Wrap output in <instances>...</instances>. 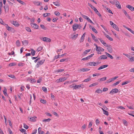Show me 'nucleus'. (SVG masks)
Instances as JSON below:
<instances>
[{"mask_svg": "<svg viewBox=\"0 0 134 134\" xmlns=\"http://www.w3.org/2000/svg\"><path fill=\"white\" fill-rule=\"evenodd\" d=\"M6 28L8 30L14 33L15 32V30L13 28L9 26L8 25H7Z\"/></svg>", "mask_w": 134, "mask_h": 134, "instance_id": "nucleus-1", "label": "nucleus"}, {"mask_svg": "<svg viewBox=\"0 0 134 134\" xmlns=\"http://www.w3.org/2000/svg\"><path fill=\"white\" fill-rule=\"evenodd\" d=\"M88 65L90 66H97L98 64V62H90L88 63Z\"/></svg>", "mask_w": 134, "mask_h": 134, "instance_id": "nucleus-2", "label": "nucleus"}, {"mask_svg": "<svg viewBox=\"0 0 134 134\" xmlns=\"http://www.w3.org/2000/svg\"><path fill=\"white\" fill-rule=\"evenodd\" d=\"M96 51L98 52V54H99V52H103L104 51V49L98 46L97 48H96Z\"/></svg>", "mask_w": 134, "mask_h": 134, "instance_id": "nucleus-3", "label": "nucleus"}, {"mask_svg": "<svg viewBox=\"0 0 134 134\" xmlns=\"http://www.w3.org/2000/svg\"><path fill=\"white\" fill-rule=\"evenodd\" d=\"M118 90L116 88H114L112 89L110 92V94L116 93L118 92Z\"/></svg>", "mask_w": 134, "mask_h": 134, "instance_id": "nucleus-4", "label": "nucleus"}, {"mask_svg": "<svg viewBox=\"0 0 134 134\" xmlns=\"http://www.w3.org/2000/svg\"><path fill=\"white\" fill-rule=\"evenodd\" d=\"M30 24L32 27L35 29H38L39 26L36 24L35 23H31Z\"/></svg>", "mask_w": 134, "mask_h": 134, "instance_id": "nucleus-5", "label": "nucleus"}, {"mask_svg": "<svg viewBox=\"0 0 134 134\" xmlns=\"http://www.w3.org/2000/svg\"><path fill=\"white\" fill-rule=\"evenodd\" d=\"M11 23L15 26L18 27L20 25L19 24L17 21H11Z\"/></svg>", "mask_w": 134, "mask_h": 134, "instance_id": "nucleus-6", "label": "nucleus"}, {"mask_svg": "<svg viewBox=\"0 0 134 134\" xmlns=\"http://www.w3.org/2000/svg\"><path fill=\"white\" fill-rule=\"evenodd\" d=\"M115 5L118 8L120 9H121V5L119 2L118 1L116 0V3L115 4Z\"/></svg>", "mask_w": 134, "mask_h": 134, "instance_id": "nucleus-7", "label": "nucleus"}, {"mask_svg": "<svg viewBox=\"0 0 134 134\" xmlns=\"http://www.w3.org/2000/svg\"><path fill=\"white\" fill-rule=\"evenodd\" d=\"M67 79V78L65 77H64L63 78H61L59 79H57L56 81L57 82H60L62 81H64L65 80Z\"/></svg>", "mask_w": 134, "mask_h": 134, "instance_id": "nucleus-8", "label": "nucleus"}, {"mask_svg": "<svg viewBox=\"0 0 134 134\" xmlns=\"http://www.w3.org/2000/svg\"><path fill=\"white\" fill-rule=\"evenodd\" d=\"M36 117L35 116L33 117H29L28 118V119L30 121L34 122L36 121Z\"/></svg>", "mask_w": 134, "mask_h": 134, "instance_id": "nucleus-9", "label": "nucleus"}, {"mask_svg": "<svg viewBox=\"0 0 134 134\" xmlns=\"http://www.w3.org/2000/svg\"><path fill=\"white\" fill-rule=\"evenodd\" d=\"M107 56L105 55H103L100 56L98 58L99 60H101L102 59H107Z\"/></svg>", "mask_w": 134, "mask_h": 134, "instance_id": "nucleus-10", "label": "nucleus"}, {"mask_svg": "<svg viewBox=\"0 0 134 134\" xmlns=\"http://www.w3.org/2000/svg\"><path fill=\"white\" fill-rule=\"evenodd\" d=\"M78 24H74L72 26V28L73 29V31H76L77 28H78Z\"/></svg>", "mask_w": 134, "mask_h": 134, "instance_id": "nucleus-11", "label": "nucleus"}, {"mask_svg": "<svg viewBox=\"0 0 134 134\" xmlns=\"http://www.w3.org/2000/svg\"><path fill=\"white\" fill-rule=\"evenodd\" d=\"M44 60H42L40 61H38L37 63V65L38 66L37 67H39V65H40L42 64L44 62Z\"/></svg>", "mask_w": 134, "mask_h": 134, "instance_id": "nucleus-12", "label": "nucleus"}, {"mask_svg": "<svg viewBox=\"0 0 134 134\" xmlns=\"http://www.w3.org/2000/svg\"><path fill=\"white\" fill-rule=\"evenodd\" d=\"M82 86H83V84H81L78 85H75L74 86V89L76 90L77 89H79L80 87Z\"/></svg>", "mask_w": 134, "mask_h": 134, "instance_id": "nucleus-13", "label": "nucleus"}, {"mask_svg": "<svg viewBox=\"0 0 134 134\" xmlns=\"http://www.w3.org/2000/svg\"><path fill=\"white\" fill-rule=\"evenodd\" d=\"M35 5L37 6L40 5L41 2L38 1H34L32 2Z\"/></svg>", "mask_w": 134, "mask_h": 134, "instance_id": "nucleus-14", "label": "nucleus"}, {"mask_svg": "<svg viewBox=\"0 0 134 134\" xmlns=\"http://www.w3.org/2000/svg\"><path fill=\"white\" fill-rule=\"evenodd\" d=\"M126 7L129 9L131 11L134 10V7H133L132 6L130 5H128L126 6Z\"/></svg>", "mask_w": 134, "mask_h": 134, "instance_id": "nucleus-15", "label": "nucleus"}, {"mask_svg": "<svg viewBox=\"0 0 134 134\" xmlns=\"http://www.w3.org/2000/svg\"><path fill=\"white\" fill-rule=\"evenodd\" d=\"M107 49L109 52L110 53L112 52L113 51L111 47V46L110 45H109L107 47Z\"/></svg>", "mask_w": 134, "mask_h": 134, "instance_id": "nucleus-16", "label": "nucleus"}, {"mask_svg": "<svg viewBox=\"0 0 134 134\" xmlns=\"http://www.w3.org/2000/svg\"><path fill=\"white\" fill-rule=\"evenodd\" d=\"M118 77V76L115 77L114 78H113L111 79H109L107 81V83L113 81L114 80H115Z\"/></svg>", "mask_w": 134, "mask_h": 134, "instance_id": "nucleus-17", "label": "nucleus"}, {"mask_svg": "<svg viewBox=\"0 0 134 134\" xmlns=\"http://www.w3.org/2000/svg\"><path fill=\"white\" fill-rule=\"evenodd\" d=\"M108 66V65H102L98 69V70H100L103 69L104 68L107 67Z\"/></svg>", "mask_w": 134, "mask_h": 134, "instance_id": "nucleus-18", "label": "nucleus"}, {"mask_svg": "<svg viewBox=\"0 0 134 134\" xmlns=\"http://www.w3.org/2000/svg\"><path fill=\"white\" fill-rule=\"evenodd\" d=\"M27 81H30V82L32 83H35L36 82V80L32 79H27Z\"/></svg>", "mask_w": 134, "mask_h": 134, "instance_id": "nucleus-19", "label": "nucleus"}, {"mask_svg": "<svg viewBox=\"0 0 134 134\" xmlns=\"http://www.w3.org/2000/svg\"><path fill=\"white\" fill-rule=\"evenodd\" d=\"M92 37L93 39L96 42H97L98 41V39L93 34H91Z\"/></svg>", "mask_w": 134, "mask_h": 134, "instance_id": "nucleus-20", "label": "nucleus"}, {"mask_svg": "<svg viewBox=\"0 0 134 134\" xmlns=\"http://www.w3.org/2000/svg\"><path fill=\"white\" fill-rule=\"evenodd\" d=\"M101 109L103 111V114H105L107 116H108L109 115L108 112L106 110H105L104 109L102 108H101Z\"/></svg>", "mask_w": 134, "mask_h": 134, "instance_id": "nucleus-21", "label": "nucleus"}, {"mask_svg": "<svg viewBox=\"0 0 134 134\" xmlns=\"http://www.w3.org/2000/svg\"><path fill=\"white\" fill-rule=\"evenodd\" d=\"M4 8L5 9V12H6V11L7 12L9 10V8L8 5H6L5 6H4Z\"/></svg>", "mask_w": 134, "mask_h": 134, "instance_id": "nucleus-22", "label": "nucleus"}, {"mask_svg": "<svg viewBox=\"0 0 134 134\" xmlns=\"http://www.w3.org/2000/svg\"><path fill=\"white\" fill-rule=\"evenodd\" d=\"M91 51L90 49H87L85 50L83 53V55L85 56L89 52Z\"/></svg>", "mask_w": 134, "mask_h": 134, "instance_id": "nucleus-23", "label": "nucleus"}, {"mask_svg": "<svg viewBox=\"0 0 134 134\" xmlns=\"http://www.w3.org/2000/svg\"><path fill=\"white\" fill-rule=\"evenodd\" d=\"M95 12L97 13V14L100 17L101 16V14L99 13L98 11L97 10V9L96 8L95 9H94V10Z\"/></svg>", "mask_w": 134, "mask_h": 134, "instance_id": "nucleus-24", "label": "nucleus"}, {"mask_svg": "<svg viewBox=\"0 0 134 134\" xmlns=\"http://www.w3.org/2000/svg\"><path fill=\"white\" fill-rule=\"evenodd\" d=\"M24 46H27L28 44V42L27 40H24L22 42Z\"/></svg>", "mask_w": 134, "mask_h": 134, "instance_id": "nucleus-25", "label": "nucleus"}, {"mask_svg": "<svg viewBox=\"0 0 134 134\" xmlns=\"http://www.w3.org/2000/svg\"><path fill=\"white\" fill-rule=\"evenodd\" d=\"M104 35L106 37L108 38L110 41H113V39L111 38L110 37L109 35H107L106 34H104Z\"/></svg>", "mask_w": 134, "mask_h": 134, "instance_id": "nucleus-26", "label": "nucleus"}, {"mask_svg": "<svg viewBox=\"0 0 134 134\" xmlns=\"http://www.w3.org/2000/svg\"><path fill=\"white\" fill-rule=\"evenodd\" d=\"M90 69L87 68H83L81 69V71H87L90 70Z\"/></svg>", "mask_w": 134, "mask_h": 134, "instance_id": "nucleus-27", "label": "nucleus"}, {"mask_svg": "<svg viewBox=\"0 0 134 134\" xmlns=\"http://www.w3.org/2000/svg\"><path fill=\"white\" fill-rule=\"evenodd\" d=\"M112 26L116 30L118 31H119V28L115 24L114 25H113Z\"/></svg>", "mask_w": 134, "mask_h": 134, "instance_id": "nucleus-28", "label": "nucleus"}, {"mask_svg": "<svg viewBox=\"0 0 134 134\" xmlns=\"http://www.w3.org/2000/svg\"><path fill=\"white\" fill-rule=\"evenodd\" d=\"M123 12H124V14L125 15L129 18V19H130V16H129V15H128L127 14L125 10H123Z\"/></svg>", "mask_w": 134, "mask_h": 134, "instance_id": "nucleus-29", "label": "nucleus"}, {"mask_svg": "<svg viewBox=\"0 0 134 134\" xmlns=\"http://www.w3.org/2000/svg\"><path fill=\"white\" fill-rule=\"evenodd\" d=\"M105 53L108 57L110 58L111 59L113 58V57L110 54L108 53L107 52H105Z\"/></svg>", "mask_w": 134, "mask_h": 134, "instance_id": "nucleus-30", "label": "nucleus"}, {"mask_svg": "<svg viewBox=\"0 0 134 134\" xmlns=\"http://www.w3.org/2000/svg\"><path fill=\"white\" fill-rule=\"evenodd\" d=\"M102 91L100 89H99L95 91V93H100L102 92Z\"/></svg>", "mask_w": 134, "mask_h": 134, "instance_id": "nucleus-31", "label": "nucleus"}, {"mask_svg": "<svg viewBox=\"0 0 134 134\" xmlns=\"http://www.w3.org/2000/svg\"><path fill=\"white\" fill-rule=\"evenodd\" d=\"M31 54L32 56H34L35 54V51L33 49H31Z\"/></svg>", "mask_w": 134, "mask_h": 134, "instance_id": "nucleus-32", "label": "nucleus"}, {"mask_svg": "<svg viewBox=\"0 0 134 134\" xmlns=\"http://www.w3.org/2000/svg\"><path fill=\"white\" fill-rule=\"evenodd\" d=\"M7 90L6 88L5 87L4 89V90L3 91V93L5 96H7L8 94L7 93Z\"/></svg>", "mask_w": 134, "mask_h": 134, "instance_id": "nucleus-33", "label": "nucleus"}, {"mask_svg": "<svg viewBox=\"0 0 134 134\" xmlns=\"http://www.w3.org/2000/svg\"><path fill=\"white\" fill-rule=\"evenodd\" d=\"M78 35V34L74 35L72 37V39L74 40H75L77 38Z\"/></svg>", "mask_w": 134, "mask_h": 134, "instance_id": "nucleus-34", "label": "nucleus"}, {"mask_svg": "<svg viewBox=\"0 0 134 134\" xmlns=\"http://www.w3.org/2000/svg\"><path fill=\"white\" fill-rule=\"evenodd\" d=\"M25 29L28 32H30L31 31V29L28 27H26Z\"/></svg>", "mask_w": 134, "mask_h": 134, "instance_id": "nucleus-35", "label": "nucleus"}, {"mask_svg": "<svg viewBox=\"0 0 134 134\" xmlns=\"http://www.w3.org/2000/svg\"><path fill=\"white\" fill-rule=\"evenodd\" d=\"M16 1L18 2L19 3L23 5H24L25 3L23 1L20 0H16Z\"/></svg>", "mask_w": 134, "mask_h": 134, "instance_id": "nucleus-36", "label": "nucleus"}, {"mask_svg": "<svg viewBox=\"0 0 134 134\" xmlns=\"http://www.w3.org/2000/svg\"><path fill=\"white\" fill-rule=\"evenodd\" d=\"M122 121L123 122L124 124L126 126H127V122L125 120L123 119L122 120Z\"/></svg>", "mask_w": 134, "mask_h": 134, "instance_id": "nucleus-37", "label": "nucleus"}, {"mask_svg": "<svg viewBox=\"0 0 134 134\" xmlns=\"http://www.w3.org/2000/svg\"><path fill=\"white\" fill-rule=\"evenodd\" d=\"M95 122L96 125H98L100 123V121L98 119H97L96 120Z\"/></svg>", "mask_w": 134, "mask_h": 134, "instance_id": "nucleus-38", "label": "nucleus"}, {"mask_svg": "<svg viewBox=\"0 0 134 134\" xmlns=\"http://www.w3.org/2000/svg\"><path fill=\"white\" fill-rule=\"evenodd\" d=\"M46 37H42L41 38H40V39L46 42Z\"/></svg>", "mask_w": 134, "mask_h": 134, "instance_id": "nucleus-39", "label": "nucleus"}, {"mask_svg": "<svg viewBox=\"0 0 134 134\" xmlns=\"http://www.w3.org/2000/svg\"><path fill=\"white\" fill-rule=\"evenodd\" d=\"M43 49V47L42 46H40L39 47L37 50V51L38 52H39L42 50Z\"/></svg>", "mask_w": 134, "mask_h": 134, "instance_id": "nucleus-40", "label": "nucleus"}, {"mask_svg": "<svg viewBox=\"0 0 134 134\" xmlns=\"http://www.w3.org/2000/svg\"><path fill=\"white\" fill-rule=\"evenodd\" d=\"M121 81V80L118 81L116 82V83H114L113 85V86H115L117 85Z\"/></svg>", "mask_w": 134, "mask_h": 134, "instance_id": "nucleus-41", "label": "nucleus"}, {"mask_svg": "<svg viewBox=\"0 0 134 134\" xmlns=\"http://www.w3.org/2000/svg\"><path fill=\"white\" fill-rule=\"evenodd\" d=\"M98 85V83H93L91 85H90L89 86V87H92L94 86H95L96 85Z\"/></svg>", "mask_w": 134, "mask_h": 134, "instance_id": "nucleus-42", "label": "nucleus"}, {"mask_svg": "<svg viewBox=\"0 0 134 134\" xmlns=\"http://www.w3.org/2000/svg\"><path fill=\"white\" fill-rule=\"evenodd\" d=\"M40 26L42 29L44 30H46L47 29V28L46 27L44 26L43 25H41Z\"/></svg>", "mask_w": 134, "mask_h": 134, "instance_id": "nucleus-43", "label": "nucleus"}, {"mask_svg": "<svg viewBox=\"0 0 134 134\" xmlns=\"http://www.w3.org/2000/svg\"><path fill=\"white\" fill-rule=\"evenodd\" d=\"M51 120V119L50 118H48V119L43 120V122H49Z\"/></svg>", "mask_w": 134, "mask_h": 134, "instance_id": "nucleus-44", "label": "nucleus"}, {"mask_svg": "<svg viewBox=\"0 0 134 134\" xmlns=\"http://www.w3.org/2000/svg\"><path fill=\"white\" fill-rule=\"evenodd\" d=\"M88 5L89 6L91 7L92 9H93V10L94 9H95L96 8L94 7L91 4L89 3H88Z\"/></svg>", "mask_w": 134, "mask_h": 134, "instance_id": "nucleus-45", "label": "nucleus"}, {"mask_svg": "<svg viewBox=\"0 0 134 134\" xmlns=\"http://www.w3.org/2000/svg\"><path fill=\"white\" fill-rule=\"evenodd\" d=\"M81 15L82 16L83 18H84V19H86L87 20V19H88V18H89V17H88L86 15H84L83 14H81Z\"/></svg>", "mask_w": 134, "mask_h": 134, "instance_id": "nucleus-46", "label": "nucleus"}, {"mask_svg": "<svg viewBox=\"0 0 134 134\" xmlns=\"http://www.w3.org/2000/svg\"><path fill=\"white\" fill-rule=\"evenodd\" d=\"M106 78H107L106 77H103V78L99 79V81H103L105 80L106 79Z\"/></svg>", "mask_w": 134, "mask_h": 134, "instance_id": "nucleus-47", "label": "nucleus"}, {"mask_svg": "<svg viewBox=\"0 0 134 134\" xmlns=\"http://www.w3.org/2000/svg\"><path fill=\"white\" fill-rule=\"evenodd\" d=\"M53 3L55 5H56V6H60V4L59 3L57 2H53Z\"/></svg>", "mask_w": 134, "mask_h": 134, "instance_id": "nucleus-48", "label": "nucleus"}, {"mask_svg": "<svg viewBox=\"0 0 134 134\" xmlns=\"http://www.w3.org/2000/svg\"><path fill=\"white\" fill-rule=\"evenodd\" d=\"M16 46H20V43L19 40H17L16 41Z\"/></svg>", "mask_w": 134, "mask_h": 134, "instance_id": "nucleus-49", "label": "nucleus"}, {"mask_svg": "<svg viewBox=\"0 0 134 134\" xmlns=\"http://www.w3.org/2000/svg\"><path fill=\"white\" fill-rule=\"evenodd\" d=\"M41 102L43 104H46V101L43 99H41L40 100Z\"/></svg>", "mask_w": 134, "mask_h": 134, "instance_id": "nucleus-50", "label": "nucleus"}, {"mask_svg": "<svg viewBox=\"0 0 134 134\" xmlns=\"http://www.w3.org/2000/svg\"><path fill=\"white\" fill-rule=\"evenodd\" d=\"M123 26L124 28H125L126 29H127V30H128L130 32H131V31H132V30L131 29H130V28L128 27H126V26L125 25H123Z\"/></svg>", "mask_w": 134, "mask_h": 134, "instance_id": "nucleus-51", "label": "nucleus"}, {"mask_svg": "<svg viewBox=\"0 0 134 134\" xmlns=\"http://www.w3.org/2000/svg\"><path fill=\"white\" fill-rule=\"evenodd\" d=\"M116 0H113V1H109V2L111 4H115V3H116Z\"/></svg>", "mask_w": 134, "mask_h": 134, "instance_id": "nucleus-52", "label": "nucleus"}, {"mask_svg": "<svg viewBox=\"0 0 134 134\" xmlns=\"http://www.w3.org/2000/svg\"><path fill=\"white\" fill-rule=\"evenodd\" d=\"M54 14L55 15L57 16H59L60 15V13L59 12L57 11H55L54 12Z\"/></svg>", "mask_w": 134, "mask_h": 134, "instance_id": "nucleus-53", "label": "nucleus"}, {"mask_svg": "<svg viewBox=\"0 0 134 134\" xmlns=\"http://www.w3.org/2000/svg\"><path fill=\"white\" fill-rule=\"evenodd\" d=\"M16 65V64L15 63H11L9 64V66H15Z\"/></svg>", "mask_w": 134, "mask_h": 134, "instance_id": "nucleus-54", "label": "nucleus"}, {"mask_svg": "<svg viewBox=\"0 0 134 134\" xmlns=\"http://www.w3.org/2000/svg\"><path fill=\"white\" fill-rule=\"evenodd\" d=\"M91 80V79L90 78H89L88 79H86L85 80H84L83 81V82H88L89 81H90V80Z\"/></svg>", "mask_w": 134, "mask_h": 134, "instance_id": "nucleus-55", "label": "nucleus"}, {"mask_svg": "<svg viewBox=\"0 0 134 134\" xmlns=\"http://www.w3.org/2000/svg\"><path fill=\"white\" fill-rule=\"evenodd\" d=\"M20 131L22 132H26V131L25 129H20Z\"/></svg>", "mask_w": 134, "mask_h": 134, "instance_id": "nucleus-56", "label": "nucleus"}, {"mask_svg": "<svg viewBox=\"0 0 134 134\" xmlns=\"http://www.w3.org/2000/svg\"><path fill=\"white\" fill-rule=\"evenodd\" d=\"M42 88L44 92H46L47 91V88L46 87H42Z\"/></svg>", "mask_w": 134, "mask_h": 134, "instance_id": "nucleus-57", "label": "nucleus"}, {"mask_svg": "<svg viewBox=\"0 0 134 134\" xmlns=\"http://www.w3.org/2000/svg\"><path fill=\"white\" fill-rule=\"evenodd\" d=\"M24 127L26 129H27L29 128L28 126L26 125L25 124H24Z\"/></svg>", "mask_w": 134, "mask_h": 134, "instance_id": "nucleus-58", "label": "nucleus"}, {"mask_svg": "<svg viewBox=\"0 0 134 134\" xmlns=\"http://www.w3.org/2000/svg\"><path fill=\"white\" fill-rule=\"evenodd\" d=\"M98 39L100 41L101 43L103 44L105 42L103 40L100 38H98Z\"/></svg>", "mask_w": 134, "mask_h": 134, "instance_id": "nucleus-59", "label": "nucleus"}, {"mask_svg": "<svg viewBox=\"0 0 134 134\" xmlns=\"http://www.w3.org/2000/svg\"><path fill=\"white\" fill-rule=\"evenodd\" d=\"M129 82L128 81H126L122 83L121 84L122 85H124L126 84L129 83Z\"/></svg>", "mask_w": 134, "mask_h": 134, "instance_id": "nucleus-60", "label": "nucleus"}, {"mask_svg": "<svg viewBox=\"0 0 134 134\" xmlns=\"http://www.w3.org/2000/svg\"><path fill=\"white\" fill-rule=\"evenodd\" d=\"M50 14L49 13H44L43 14V16L44 17H46L47 16H48V14Z\"/></svg>", "mask_w": 134, "mask_h": 134, "instance_id": "nucleus-61", "label": "nucleus"}, {"mask_svg": "<svg viewBox=\"0 0 134 134\" xmlns=\"http://www.w3.org/2000/svg\"><path fill=\"white\" fill-rule=\"evenodd\" d=\"M117 108H118V109H125V108L123 107H122V106H118V107H117Z\"/></svg>", "mask_w": 134, "mask_h": 134, "instance_id": "nucleus-62", "label": "nucleus"}, {"mask_svg": "<svg viewBox=\"0 0 134 134\" xmlns=\"http://www.w3.org/2000/svg\"><path fill=\"white\" fill-rule=\"evenodd\" d=\"M84 38L81 37L80 39V43L83 42L84 40Z\"/></svg>", "mask_w": 134, "mask_h": 134, "instance_id": "nucleus-63", "label": "nucleus"}, {"mask_svg": "<svg viewBox=\"0 0 134 134\" xmlns=\"http://www.w3.org/2000/svg\"><path fill=\"white\" fill-rule=\"evenodd\" d=\"M45 114L47 116H52V114L48 113L46 112L45 113Z\"/></svg>", "mask_w": 134, "mask_h": 134, "instance_id": "nucleus-64", "label": "nucleus"}]
</instances>
